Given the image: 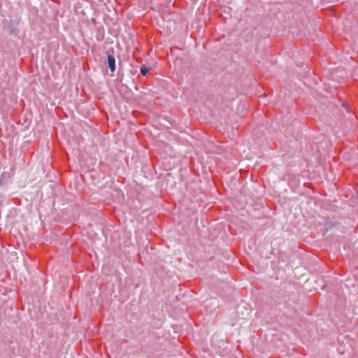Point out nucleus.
<instances>
[{
  "mask_svg": "<svg viewBox=\"0 0 358 358\" xmlns=\"http://www.w3.org/2000/svg\"><path fill=\"white\" fill-rule=\"evenodd\" d=\"M108 65L112 73L115 70V59L113 55H108Z\"/></svg>",
  "mask_w": 358,
  "mask_h": 358,
  "instance_id": "f257e3e1",
  "label": "nucleus"
},
{
  "mask_svg": "<svg viewBox=\"0 0 358 358\" xmlns=\"http://www.w3.org/2000/svg\"><path fill=\"white\" fill-rule=\"evenodd\" d=\"M148 69L145 66H143L141 69V72L143 76H145L148 73Z\"/></svg>",
  "mask_w": 358,
  "mask_h": 358,
  "instance_id": "f03ea898",
  "label": "nucleus"
}]
</instances>
